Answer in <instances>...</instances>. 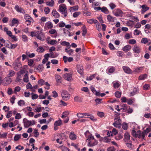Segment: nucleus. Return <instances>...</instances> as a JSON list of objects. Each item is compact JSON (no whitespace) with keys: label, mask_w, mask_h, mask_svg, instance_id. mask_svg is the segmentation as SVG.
Segmentation results:
<instances>
[{"label":"nucleus","mask_w":151,"mask_h":151,"mask_svg":"<svg viewBox=\"0 0 151 151\" xmlns=\"http://www.w3.org/2000/svg\"><path fill=\"white\" fill-rule=\"evenodd\" d=\"M107 19L109 22H114V19H115L116 18L113 17L110 15H109L107 16Z\"/></svg>","instance_id":"obj_24"},{"label":"nucleus","mask_w":151,"mask_h":151,"mask_svg":"<svg viewBox=\"0 0 151 151\" xmlns=\"http://www.w3.org/2000/svg\"><path fill=\"white\" fill-rule=\"evenodd\" d=\"M115 122L113 123V124H116L120 125L121 124V121L120 119L115 118L114 119Z\"/></svg>","instance_id":"obj_23"},{"label":"nucleus","mask_w":151,"mask_h":151,"mask_svg":"<svg viewBox=\"0 0 151 151\" xmlns=\"http://www.w3.org/2000/svg\"><path fill=\"white\" fill-rule=\"evenodd\" d=\"M23 123H24V127L28 128L32 124V122L27 120L26 118H24L23 119Z\"/></svg>","instance_id":"obj_4"},{"label":"nucleus","mask_w":151,"mask_h":151,"mask_svg":"<svg viewBox=\"0 0 151 151\" xmlns=\"http://www.w3.org/2000/svg\"><path fill=\"white\" fill-rule=\"evenodd\" d=\"M12 115V111H9L8 112L7 114L6 115V117L7 118H9Z\"/></svg>","instance_id":"obj_60"},{"label":"nucleus","mask_w":151,"mask_h":151,"mask_svg":"<svg viewBox=\"0 0 151 151\" xmlns=\"http://www.w3.org/2000/svg\"><path fill=\"white\" fill-rule=\"evenodd\" d=\"M137 91V90L136 88H134L133 91L131 92L130 93V96H133L136 94V92Z\"/></svg>","instance_id":"obj_48"},{"label":"nucleus","mask_w":151,"mask_h":151,"mask_svg":"<svg viewBox=\"0 0 151 151\" xmlns=\"http://www.w3.org/2000/svg\"><path fill=\"white\" fill-rule=\"evenodd\" d=\"M42 29L39 31H37V38L41 40H43L45 38L44 34L42 32Z\"/></svg>","instance_id":"obj_3"},{"label":"nucleus","mask_w":151,"mask_h":151,"mask_svg":"<svg viewBox=\"0 0 151 151\" xmlns=\"http://www.w3.org/2000/svg\"><path fill=\"white\" fill-rule=\"evenodd\" d=\"M103 140L104 141V142H110L111 140L108 137H104L103 138Z\"/></svg>","instance_id":"obj_43"},{"label":"nucleus","mask_w":151,"mask_h":151,"mask_svg":"<svg viewBox=\"0 0 151 151\" xmlns=\"http://www.w3.org/2000/svg\"><path fill=\"white\" fill-rule=\"evenodd\" d=\"M44 11L45 12V14H47L49 13L50 10L48 7H45L44 8Z\"/></svg>","instance_id":"obj_46"},{"label":"nucleus","mask_w":151,"mask_h":151,"mask_svg":"<svg viewBox=\"0 0 151 151\" xmlns=\"http://www.w3.org/2000/svg\"><path fill=\"white\" fill-rule=\"evenodd\" d=\"M32 99H36L38 97V96L36 94H34L32 93Z\"/></svg>","instance_id":"obj_54"},{"label":"nucleus","mask_w":151,"mask_h":151,"mask_svg":"<svg viewBox=\"0 0 151 151\" xmlns=\"http://www.w3.org/2000/svg\"><path fill=\"white\" fill-rule=\"evenodd\" d=\"M149 85L148 84H145L143 87V88L145 90H147L148 89V88L149 87Z\"/></svg>","instance_id":"obj_62"},{"label":"nucleus","mask_w":151,"mask_h":151,"mask_svg":"<svg viewBox=\"0 0 151 151\" xmlns=\"http://www.w3.org/2000/svg\"><path fill=\"white\" fill-rule=\"evenodd\" d=\"M123 137V136L120 134H118V135L115 137V139L117 140H119L122 139Z\"/></svg>","instance_id":"obj_42"},{"label":"nucleus","mask_w":151,"mask_h":151,"mask_svg":"<svg viewBox=\"0 0 151 151\" xmlns=\"http://www.w3.org/2000/svg\"><path fill=\"white\" fill-rule=\"evenodd\" d=\"M16 10L18 12L22 13H25L24 11L22 8L19 7L18 5H16L15 7Z\"/></svg>","instance_id":"obj_16"},{"label":"nucleus","mask_w":151,"mask_h":151,"mask_svg":"<svg viewBox=\"0 0 151 151\" xmlns=\"http://www.w3.org/2000/svg\"><path fill=\"white\" fill-rule=\"evenodd\" d=\"M55 78L56 81L58 83H61L60 80L62 78L60 75L55 74Z\"/></svg>","instance_id":"obj_26"},{"label":"nucleus","mask_w":151,"mask_h":151,"mask_svg":"<svg viewBox=\"0 0 151 151\" xmlns=\"http://www.w3.org/2000/svg\"><path fill=\"white\" fill-rule=\"evenodd\" d=\"M141 42L142 43L146 44L148 42L147 39V38H142Z\"/></svg>","instance_id":"obj_57"},{"label":"nucleus","mask_w":151,"mask_h":151,"mask_svg":"<svg viewBox=\"0 0 151 151\" xmlns=\"http://www.w3.org/2000/svg\"><path fill=\"white\" fill-rule=\"evenodd\" d=\"M34 132L35 134V137H37L39 135V133L38 132V130L35 129L34 130Z\"/></svg>","instance_id":"obj_53"},{"label":"nucleus","mask_w":151,"mask_h":151,"mask_svg":"<svg viewBox=\"0 0 151 151\" xmlns=\"http://www.w3.org/2000/svg\"><path fill=\"white\" fill-rule=\"evenodd\" d=\"M69 137L72 140H75L76 139V136L74 134V132H72L70 133Z\"/></svg>","instance_id":"obj_18"},{"label":"nucleus","mask_w":151,"mask_h":151,"mask_svg":"<svg viewBox=\"0 0 151 151\" xmlns=\"http://www.w3.org/2000/svg\"><path fill=\"white\" fill-rule=\"evenodd\" d=\"M18 22V20L15 18H14L12 21V24L11 25V26H13L15 24H17Z\"/></svg>","instance_id":"obj_39"},{"label":"nucleus","mask_w":151,"mask_h":151,"mask_svg":"<svg viewBox=\"0 0 151 151\" xmlns=\"http://www.w3.org/2000/svg\"><path fill=\"white\" fill-rule=\"evenodd\" d=\"M141 33V31L137 29L135 30L134 31V34L135 35H138Z\"/></svg>","instance_id":"obj_51"},{"label":"nucleus","mask_w":151,"mask_h":151,"mask_svg":"<svg viewBox=\"0 0 151 151\" xmlns=\"http://www.w3.org/2000/svg\"><path fill=\"white\" fill-rule=\"evenodd\" d=\"M15 74V72L14 71L10 70L8 72V74L7 75L8 77H10L13 76Z\"/></svg>","instance_id":"obj_29"},{"label":"nucleus","mask_w":151,"mask_h":151,"mask_svg":"<svg viewBox=\"0 0 151 151\" xmlns=\"http://www.w3.org/2000/svg\"><path fill=\"white\" fill-rule=\"evenodd\" d=\"M49 32L51 34H54V37H56L57 35V32L55 29H52L49 31Z\"/></svg>","instance_id":"obj_21"},{"label":"nucleus","mask_w":151,"mask_h":151,"mask_svg":"<svg viewBox=\"0 0 151 151\" xmlns=\"http://www.w3.org/2000/svg\"><path fill=\"white\" fill-rule=\"evenodd\" d=\"M7 93L9 95L12 94L13 91L12 89L10 88H9L8 89Z\"/></svg>","instance_id":"obj_59"},{"label":"nucleus","mask_w":151,"mask_h":151,"mask_svg":"<svg viewBox=\"0 0 151 151\" xmlns=\"http://www.w3.org/2000/svg\"><path fill=\"white\" fill-rule=\"evenodd\" d=\"M61 117L63 119V121L65 123H67L68 122L69 118L67 116V112H63L62 115Z\"/></svg>","instance_id":"obj_7"},{"label":"nucleus","mask_w":151,"mask_h":151,"mask_svg":"<svg viewBox=\"0 0 151 151\" xmlns=\"http://www.w3.org/2000/svg\"><path fill=\"white\" fill-rule=\"evenodd\" d=\"M45 51L44 48L42 47H38L37 50V51L39 52H42Z\"/></svg>","instance_id":"obj_35"},{"label":"nucleus","mask_w":151,"mask_h":151,"mask_svg":"<svg viewBox=\"0 0 151 151\" xmlns=\"http://www.w3.org/2000/svg\"><path fill=\"white\" fill-rule=\"evenodd\" d=\"M25 104V102L23 100H21L18 102V104L20 106L24 105Z\"/></svg>","instance_id":"obj_37"},{"label":"nucleus","mask_w":151,"mask_h":151,"mask_svg":"<svg viewBox=\"0 0 151 151\" xmlns=\"http://www.w3.org/2000/svg\"><path fill=\"white\" fill-rule=\"evenodd\" d=\"M52 14L53 16L55 18H58L60 17L59 14L56 11L55 9H53Z\"/></svg>","instance_id":"obj_17"},{"label":"nucleus","mask_w":151,"mask_h":151,"mask_svg":"<svg viewBox=\"0 0 151 151\" xmlns=\"http://www.w3.org/2000/svg\"><path fill=\"white\" fill-rule=\"evenodd\" d=\"M114 14L116 16H122V12L120 9H115L113 12Z\"/></svg>","instance_id":"obj_6"},{"label":"nucleus","mask_w":151,"mask_h":151,"mask_svg":"<svg viewBox=\"0 0 151 151\" xmlns=\"http://www.w3.org/2000/svg\"><path fill=\"white\" fill-rule=\"evenodd\" d=\"M20 134H16L14 137V141H17L20 138Z\"/></svg>","instance_id":"obj_41"},{"label":"nucleus","mask_w":151,"mask_h":151,"mask_svg":"<svg viewBox=\"0 0 151 151\" xmlns=\"http://www.w3.org/2000/svg\"><path fill=\"white\" fill-rule=\"evenodd\" d=\"M61 93L63 99L64 100L67 101L70 98V94L66 90H63Z\"/></svg>","instance_id":"obj_2"},{"label":"nucleus","mask_w":151,"mask_h":151,"mask_svg":"<svg viewBox=\"0 0 151 151\" xmlns=\"http://www.w3.org/2000/svg\"><path fill=\"white\" fill-rule=\"evenodd\" d=\"M115 149L113 146L107 148V151H115Z\"/></svg>","instance_id":"obj_64"},{"label":"nucleus","mask_w":151,"mask_h":151,"mask_svg":"<svg viewBox=\"0 0 151 151\" xmlns=\"http://www.w3.org/2000/svg\"><path fill=\"white\" fill-rule=\"evenodd\" d=\"M147 134L145 131H143L141 132L140 130L137 131L135 134V137L139 138H142V139H145V137Z\"/></svg>","instance_id":"obj_1"},{"label":"nucleus","mask_w":151,"mask_h":151,"mask_svg":"<svg viewBox=\"0 0 151 151\" xmlns=\"http://www.w3.org/2000/svg\"><path fill=\"white\" fill-rule=\"evenodd\" d=\"M62 121L61 119H59L58 121H56L54 124V125L55 126H60L62 124Z\"/></svg>","instance_id":"obj_31"},{"label":"nucleus","mask_w":151,"mask_h":151,"mask_svg":"<svg viewBox=\"0 0 151 151\" xmlns=\"http://www.w3.org/2000/svg\"><path fill=\"white\" fill-rule=\"evenodd\" d=\"M124 71L126 73L128 74L131 73H132V70L131 69L128 67L124 66L122 67Z\"/></svg>","instance_id":"obj_13"},{"label":"nucleus","mask_w":151,"mask_h":151,"mask_svg":"<svg viewBox=\"0 0 151 151\" xmlns=\"http://www.w3.org/2000/svg\"><path fill=\"white\" fill-rule=\"evenodd\" d=\"M131 49V46L130 45H127L124 46L122 48V50L125 52H127Z\"/></svg>","instance_id":"obj_25"},{"label":"nucleus","mask_w":151,"mask_h":151,"mask_svg":"<svg viewBox=\"0 0 151 151\" xmlns=\"http://www.w3.org/2000/svg\"><path fill=\"white\" fill-rule=\"evenodd\" d=\"M101 99H97L95 100V101L96 103V104H100L101 103V101H102Z\"/></svg>","instance_id":"obj_58"},{"label":"nucleus","mask_w":151,"mask_h":151,"mask_svg":"<svg viewBox=\"0 0 151 151\" xmlns=\"http://www.w3.org/2000/svg\"><path fill=\"white\" fill-rule=\"evenodd\" d=\"M77 69L78 72L81 75L83 73V66L80 65H77Z\"/></svg>","instance_id":"obj_9"},{"label":"nucleus","mask_w":151,"mask_h":151,"mask_svg":"<svg viewBox=\"0 0 151 151\" xmlns=\"http://www.w3.org/2000/svg\"><path fill=\"white\" fill-rule=\"evenodd\" d=\"M17 46V44H11V45L9 47H7L9 48H11L12 49H14Z\"/></svg>","instance_id":"obj_44"},{"label":"nucleus","mask_w":151,"mask_h":151,"mask_svg":"<svg viewBox=\"0 0 151 151\" xmlns=\"http://www.w3.org/2000/svg\"><path fill=\"white\" fill-rule=\"evenodd\" d=\"M121 93L119 91H117L115 93V96L117 98H119L121 97Z\"/></svg>","instance_id":"obj_38"},{"label":"nucleus","mask_w":151,"mask_h":151,"mask_svg":"<svg viewBox=\"0 0 151 151\" xmlns=\"http://www.w3.org/2000/svg\"><path fill=\"white\" fill-rule=\"evenodd\" d=\"M24 19L26 20L32 19V18L27 14H25L24 15Z\"/></svg>","instance_id":"obj_63"},{"label":"nucleus","mask_w":151,"mask_h":151,"mask_svg":"<svg viewBox=\"0 0 151 151\" xmlns=\"http://www.w3.org/2000/svg\"><path fill=\"white\" fill-rule=\"evenodd\" d=\"M59 26L60 27H63L65 26V23L63 22H60L58 24Z\"/></svg>","instance_id":"obj_56"},{"label":"nucleus","mask_w":151,"mask_h":151,"mask_svg":"<svg viewBox=\"0 0 151 151\" xmlns=\"http://www.w3.org/2000/svg\"><path fill=\"white\" fill-rule=\"evenodd\" d=\"M1 50L2 52L5 54H7V52L5 47H3L1 49Z\"/></svg>","instance_id":"obj_61"},{"label":"nucleus","mask_w":151,"mask_h":151,"mask_svg":"<svg viewBox=\"0 0 151 151\" xmlns=\"http://www.w3.org/2000/svg\"><path fill=\"white\" fill-rule=\"evenodd\" d=\"M98 144V142L95 139L90 142H88V146L90 147H91L96 145Z\"/></svg>","instance_id":"obj_10"},{"label":"nucleus","mask_w":151,"mask_h":151,"mask_svg":"<svg viewBox=\"0 0 151 151\" xmlns=\"http://www.w3.org/2000/svg\"><path fill=\"white\" fill-rule=\"evenodd\" d=\"M101 11L106 14L109 13V11L107 8L106 7H103L101 8Z\"/></svg>","instance_id":"obj_30"},{"label":"nucleus","mask_w":151,"mask_h":151,"mask_svg":"<svg viewBox=\"0 0 151 151\" xmlns=\"http://www.w3.org/2000/svg\"><path fill=\"white\" fill-rule=\"evenodd\" d=\"M83 98L78 96H76L74 98V100L76 102H81L82 101Z\"/></svg>","instance_id":"obj_28"},{"label":"nucleus","mask_w":151,"mask_h":151,"mask_svg":"<svg viewBox=\"0 0 151 151\" xmlns=\"http://www.w3.org/2000/svg\"><path fill=\"white\" fill-rule=\"evenodd\" d=\"M57 42L56 40H51L50 41V42L48 41L47 43L48 44H50L51 45H54L57 43Z\"/></svg>","instance_id":"obj_33"},{"label":"nucleus","mask_w":151,"mask_h":151,"mask_svg":"<svg viewBox=\"0 0 151 151\" xmlns=\"http://www.w3.org/2000/svg\"><path fill=\"white\" fill-rule=\"evenodd\" d=\"M59 11L63 14V13L65 12H67L66 6L65 5L62 4L60 5L59 6Z\"/></svg>","instance_id":"obj_5"},{"label":"nucleus","mask_w":151,"mask_h":151,"mask_svg":"<svg viewBox=\"0 0 151 151\" xmlns=\"http://www.w3.org/2000/svg\"><path fill=\"white\" fill-rule=\"evenodd\" d=\"M124 139L125 142H127L130 139V135L128 132H126L124 135Z\"/></svg>","instance_id":"obj_14"},{"label":"nucleus","mask_w":151,"mask_h":151,"mask_svg":"<svg viewBox=\"0 0 151 151\" xmlns=\"http://www.w3.org/2000/svg\"><path fill=\"white\" fill-rule=\"evenodd\" d=\"M4 81H6V84H9L12 82V80L11 78L8 76L6 78H5V79H4V85H5Z\"/></svg>","instance_id":"obj_22"},{"label":"nucleus","mask_w":151,"mask_h":151,"mask_svg":"<svg viewBox=\"0 0 151 151\" xmlns=\"http://www.w3.org/2000/svg\"><path fill=\"white\" fill-rule=\"evenodd\" d=\"M14 68L16 70H18V69L21 68L22 67L21 63H14L13 64Z\"/></svg>","instance_id":"obj_15"},{"label":"nucleus","mask_w":151,"mask_h":151,"mask_svg":"<svg viewBox=\"0 0 151 151\" xmlns=\"http://www.w3.org/2000/svg\"><path fill=\"white\" fill-rule=\"evenodd\" d=\"M61 45L63 46H69L70 43L66 41H63L61 43Z\"/></svg>","instance_id":"obj_49"},{"label":"nucleus","mask_w":151,"mask_h":151,"mask_svg":"<svg viewBox=\"0 0 151 151\" xmlns=\"http://www.w3.org/2000/svg\"><path fill=\"white\" fill-rule=\"evenodd\" d=\"M23 81L24 82L27 83L29 81L28 77V72L27 71V73L24 75V78L23 79Z\"/></svg>","instance_id":"obj_20"},{"label":"nucleus","mask_w":151,"mask_h":151,"mask_svg":"<svg viewBox=\"0 0 151 151\" xmlns=\"http://www.w3.org/2000/svg\"><path fill=\"white\" fill-rule=\"evenodd\" d=\"M147 77V75L146 74H144L140 75L139 77V80H142L145 79Z\"/></svg>","instance_id":"obj_27"},{"label":"nucleus","mask_w":151,"mask_h":151,"mask_svg":"<svg viewBox=\"0 0 151 151\" xmlns=\"http://www.w3.org/2000/svg\"><path fill=\"white\" fill-rule=\"evenodd\" d=\"M122 128L125 130H126L128 128L127 124L126 123H123L122 125Z\"/></svg>","instance_id":"obj_45"},{"label":"nucleus","mask_w":151,"mask_h":151,"mask_svg":"<svg viewBox=\"0 0 151 151\" xmlns=\"http://www.w3.org/2000/svg\"><path fill=\"white\" fill-rule=\"evenodd\" d=\"M133 50L135 53H139L140 52L141 49L139 46L136 45L134 47Z\"/></svg>","instance_id":"obj_8"},{"label":"nucleus","mask_w":151,"mask_h":151,"mask_svg":"<svg viewBox=\"0 0 151 151\" xmlns=\"http://www.w3.org/2000/svg\"><path fill=\"white\" fill-rule=\"evenodd\" d=\"M18 76H17V78H16V82H20L21 81L22 79H21V78H22V76L20 75L19 74V73L17 74Z\"/></svg>","instance_id":"obj_40"},{"label":"nucleus","mask_w":151,"mask_h":151,"mask_svg":"<svg viewBox=\"0 0 151 151\" xmlns=\"http://www.w3.org/2000/svg\"><path fill=\"white\" fill-rule=\"evenodd\" d=\"M108 69L109 72L110 73H112L114 72L115 69L114 67H112L109 68Z\"/></svg>","instance_id":"obj_55"},{"label":"nucleus","mask_w":151,"mask_h":151,"mask_svg":"<svg viewBox=\"0 0 151 151\" xmlns=\"http://www.w3.org/2000/svg\"><path fill=\"white\" fill-rule=\"evenodd\" d=\"M136 42V40L133 39L130 40L129 41V43L131 44H134Z\"/></svg>","instance_id":"obj_47"},{"label":"nucleus","mask_w":151,"mask_h":151,"mask_svg":"<svg viewBox=\"0 0 151 151\" xmlns=\"http://www.w3.org/2000/svg\"><path fill=\"white\" fill-rule=\"evenodd\" d=\"M15 96H13L10 99V101L13 104L14 103V101L15 99Z\"/></svg>","instance_id":"obj_52"},{"label":"nucleus","mask_w":151,"mask_h":151,"mask_svg":"<svg viewBox=\"0 0 151 151\" xmlns=\"http://www.w3.org/2000/svg\"><path fill=\"white\" fill-rule=\"evenodd\" d=\"M63 78L68 81H70L72 78V76L69 73H65L63 75Z\"/></svg>","instance_id":"obj_12"},{"label":"nucleus","mask_w":151,"mask_h":151,"mask_svg":"<svg viewBox=\"0 0 151 151\" xmlns=\"http://www.w3.org/2000/svg\"><path fill=\"white\" fill-rule=\"evenodd\" d=\"M143 68V67L137 68L135 69L134 71L135 72H138L140 71H141Z\"/></svg>","instance_id":"obj_50"},{"label":"nucleus","mask_w":151,"mask_h":151,"mask_svg":"<svg viewBox=\"0 0 151 151\" xmlns=\"http://www.w3.org/2000/svg\"><path fill=\"white\" fill-rule=\"evenodd\" d=\"M45 27L48 29H51L53 27V25L50 22H48L45 23Z\"/></svg>","instance_id":"obj_19"},{"label":"nucleus","mask_w":151,"mask_h":151,"mask_svg":"<svg viewBox=\"0 0 151 151\" xmlns=\"http://www.w3.org/2000/svg\"><path fill=\"white\" fill-rule=\"evenodd\" d=\"M78 6L71 7L70 8V12H73L78 10Z\"/></svg>","instance_id":"obj_32"},{"label":"nucleus","mask_w":151,"mask_h":151,"mask_svg":"<svg viewBox=\"0 0 151 151\" xmlns=\"http://www.w3.org/2000/svg\"><path fill=\"white\" fill-rule=\"evenodd\" d=\"M141 6L142 8L141 11L142 14H144L149 9V7L147 6L146 5H143Z\"/></svg>","instance_id":"obj_11"},{"label":"nucleus","mask_w":151,"mask_h":151,"mask_svg":"<svg viewBox=\"0 0 151 151\" xmlns=\"http://www.w3.org/2000/svg\"><path fill=\"white\" fill-rule=\"evenodd\" d=\"M54 2L53 0H51L50 1H48L46 2V4L47 5L50 6H53Z\"/></svg>","instance_id":"obj_34"},{"label":"nucleus","mask_w":151,"mask_h":151,"mask_svg":"<svg viewBox=\"0 0 151 151\" xmlns=\"http://www.w3.org/2000/svg\"><path fill=\"white\" fill-rule=\"evenodd\" d=\"M95 139L93 136L91 134L89 135L88 136V138L87 140H88V142H90Z\"/></svg>","instance_id":"obj_36"}]
</instances>
